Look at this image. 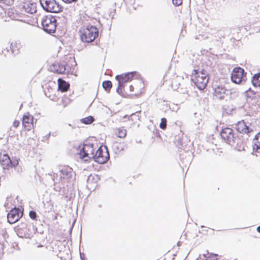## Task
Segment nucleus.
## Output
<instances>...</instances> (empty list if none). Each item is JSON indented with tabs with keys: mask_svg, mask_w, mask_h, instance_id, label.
<instances>
[{
	"mask_svg": "<svg viewBox=\"0 0 260 260\" xmlns=\"http://www.w3.org/2000/svg\"><path fill=\"white\" fill-rule=\"evenodd\" d=\"M73 169L68 167L64 166L59 169L58 173H53L52 178L54 181V185L57 182H61L62 183L69 182L73 179Z\"/></svg>",
	"mask_w": 260,
	"mask_h": 260,
	"instance_id": "f257e3e1",
	"label": "nucleus"
},
{
	"mask_svg": "<svg viewBox=\"0 0 260 260\" xmlns=\"http://www.w3.org/2000/svg\"><path fill=\"white\" fill-rule=\"evenodd\" d=\"M80 38L82 42L90 43L99 36V30L95 26L87 25L82 27L79 31Z\"/></svg>",
	"mask_w": 260,
	"mask_h": 260,
	"instance_id": "f03ea898",
	"label": "nucleus"
},
{
	"mask_svg": "<svg viewBox=\"0 0 260 260\" xmlns=\"http://www.w3.org/2000/svg\"><path fill=\"white\" fill-rule=\"evenodd\" d=\"M136 74V72H131L121 75H118L116 76L115 79L118 81V86L116 89V91L118 94H122V89L124 88L125 84L131 81Z\"/></svg>",
	"mask_w": 260,
	"mask_h": 260,
	"instance_id": "7ed1b4c3",
	"label": "nucleus"
},
{
	"mask_svg": "<svg viewBox=\"0 0 260 260\" xmlns=\"http://www.w3.org/2000/svg\"><path fill=\"white\" fill-rule=\"evenodd\" d=\"M43 30L48 33L55 32L56 28V19L55 17L51 15L44 17L41 22Z\"/></svg>",
	"mask_w": 260,
	"mask_h": 260,
	"instance_id": "20e7f679",
	"label": "nucleus"
},
{
	"mask_svg": "<svg viewBox=\"0 0 260 260\" xmlns=\"http://www.w3.org/2000/svg\"><path fill=\"white\" fill-rule=\"evenodd\" d=\"M41 7L46 12L50 13H59L62 7L56 0H40Z\"/></svg>",
	"mask_w": 260,
	"mask_h": 260,
	"instance_id": "39448f33",
	"label": "nucleus"
},
{
	"mask_svg": "<svg viewBox=\"0 0 260 260\" xmlns=\"http://www.w3.org/2000/svg\"><path fill=\"white\" fill-rule=\"evenodd\" d=\"M194 85L200 90H203L205 88L208 82L209 77L207 74L204 72H196L193 78H191Z\"/></svg>",
	"mask_w": 260,
	"mask_h": 260,
	"instance_id": "423d86ee",
	"label": "nucleus"
},
{
	"mask_svg": "<svg viewBox=\"0 0 260 260\" xmlns=\"http://www.w3.org/2000/svg\"><path fill=\"white\" fill-rule=\"evenodd\" d=\"M93 146V144H84L83 146H79L80 150L78 154L80 157L85 161L89 158H93L95 155Z\"/></svg>",
	"mask_w": 260,
	"mask_h": 260,
	"instance_id": "0eeeda50",
	"label": "nucleus"
},
{
	"mask_svg": "<svg viewBox=\"0 0 260 260\" xmlns=\"http://www.w3.org/2000/svg\"><path fill=\"white\" fill-rule=\"evenodd\" d=\"M214 94L216 98L220 100L224 99L225 97L229 96L230 98H233L234 96H237L238 94L236 91H232L231 90L226 89L222 86H218L215 87Z\"/></svg>",
	"mask_w": 260,
	"mask_h": 260,
	"instance_id": "6e6552de",
	"label": "nucleus"
},
{
	"mask_svg": "<svg viewBox=\"0 0 260 260\" xmlns=\"http://www.w3.org/2000/svg\"><path fill=\"white\" fill-rule=\"evenodd\" d=\"M109 158L110 155L106 146H105L104 148L102 146L99 147L96 150L93 157L95 161L100 164L106 163Z\"/></svg>",
	"mask_w": 260,
	"mask_h": 260,
	"instance_id": "1a4fd4ad",
	"label": "nucleus"
},
{
	"mask_svg": "<svg viewBox=\"0 0 260 260\" xmlns=\"http://www.w3.org/2000/svg\"><path fill=\"white\" fill-rule=\"evenodd\" d=\"M221 137L224 142L229 145H234V139L237 135L234 133V131L230 127H225L222 128L220 133Z\"/></svg>",
	"mask_w": 260,
	"mask_h": 260,
	"instance_id": "9d476101",
	"label": "nucleus"
},
{
	"mask_svg": "<svg viewBox=\"0 0 260 260\" xmlns=\"http://www.w3.org/2000/svg\"><path fill=\"white\" fill-rule=\"evenodd\" d=\"M244 70L240 67H237L234 69L231 74V80L233 82L239 84L245 82L246 77Z\"/></svg>",
	"mask_w": 260,
	"mask_h": 260,
	"instance_id": "9b49d317",
	"label": "nucleus"
},
{
	"mask_svg": "<svg viewBox=\"0 0 260 260\" xmlns=\"http://www.w3.org/2000/svg\"><path fill=\"white\" fill-rule=\"evenodd\" d=\"M18 164V161H12L9 155L5 152L0 153V164L3 169H9L11 167H15Z\"/></svg>",
	"mask_w": 260,
	"mask_h": 260,
	"instance_id": "f8f14e48",
	"label": "nucleus"
},
{
	"mask_svg": "<svg viewBox=\"0 0 260 260\" xmlns=\"http://www.w3.org/2000/svg\"><path fill=\"white\" fill-rule=\"evenodd\" d=\"M70 66L66 63L55 62L50 67V70L55 73L62 74L69 73Z\"/></svg>",
	"mask_w": 260,
	"mask_h": 260,
	"instance_id": "ddd939ff",
	"label": "nucleus"
},
{
	"mask_svg": "<svg viewBox=\"0 0 260 260\" xmlns=\"http://www.w3.org/2000/svg\"><path fill=\"white\" fill-rule=\"evenodd\" d=\"M235 129L240 133L248 135L253 132V129L244 120L238 121L235 125Z\"/></svg>",
	"mask_w": 260,
	"mask_h": 260,
	"instance_id": "4468645a",
	"label": "nucleus"
},
{
	"mask_svg": "<svg viewBox=\"0 0 260 260\" xmlns=\"http://www.w3.org/2000/svg\"><path fill=\"white\" fill-rule=\"evenodd\" d=\"M22 215V213L19 209H13L7 214L8 222L10 224L14 223L19 219Z\"/></svg>",
	"mask_w": 260,
	"mask_h": 260,
	"instance_id": "2eb2a0df",
	"label": "nucleus"
},
{
	"mask_svg": "<svg viewBox=\"0 0 260 260\" xmlns=\"http://www.w3.org/2000/svg\"><path fill=\"white\" fill-rule=\"evenodd\" d=\"M234 145H231L232 147H234L235 149L238 151H245L246 143L242 140L240 139L237 136L234 139Z\"/></svg>",
	"mask_w": 260,
	"mask_h": 260,
	"instance_id": "dca6fc26",
	"label": "nucleus"
},
{
	"mask_svg": "<svg viewBox=\"0 0 260 260\" xmlns=\"http://www.w3.org/2000/svg\"><path fill=\"white\" fill-rule=\"evenodd\" d=\"M34 117L28 113L24 114L22 118L23 125L29 131L33 125Z\"/></svg>",
	"mask_w": 260,
	"mask_h": 260,
	"instance_id": "f3484780",
	"label": "nucleus"
},
{
	"mask_svg": "<svg viewBox=\"0 0 260 260\" xmlns=\"http://www.w3.org/2000/svg\"><path fill=\"white\" fill-rule=\"evenodd\" d=\"M11 52L14 55H18L22 48V45L20 41L12 42L10 46Z\"/></svg>",
	"mask_w": 260,
	"mask_h": 260,
	"instance_id": "a211bd4d",
	"label": "nucleus"
},
{
	"mask_svg": "<svg viewBox=\"0 0 260 260\" xmlns=\"http://www.w3.org/2000/svg\"><path fill=\"white\" fill-rule=\"evenodd\" d=\"M70 87V84L63 79H58V90L62 92H66Z\"/></svg>",
	"mask_w": 260,
	"mask_h": 260,
	"instance_id": "6ab92c4d",
	"label": "nucleus"
},
{
	"mask_svg": "<svg viewBox=\"0 0 260 260\" xmlns=\"http://www.w3.org/2000/svg\"><path fill=\"white\" fill-rule=\"evenodd\" d=\"M252 143L253 151L260 154V132L255 136Z\"/></svg>",
	"mask_w": 260,
	"mask_h": 260,
	"instance_id": "aec40b11",
	"label": "nucleus"
},
{
	"mask_svg": "<svg viewBox=\"0 0 260 260\" xmlns=\"http://www.w3.org/2000/svg\"><path fill=\"white\" fill-rule=\"evenodd\" d=\"M98 179L99 178L97 175H90L88 176L87 179V187L91 189L96 186Z\"/></svg>",
	"mask_w": 260,
	"mask_h": 260,
	"instance_id": "412c9836",
	"label": "nucleus"
},
{
	"mask_svg": "<svg viewBox=\"0 0 260 260\" xmlns=\"http://www.w3.org/2000/svg\"><path fill=\"white\" fill-rule=\"evenodd\" d=\"M23 9L26 13L30 14H32L37 11L35 4L32 3L24 5L23 7Z\"/></svg>",
	"mask_w": 260,
	"mask_h": 260,
	"instance_id": "4be33fe9",
	"label": "nucleus"
},
{
	"mask_svg": "<svg viewBox=\"0 0 260 260\" xmlns=\"http://www.w3.org/2000/svg\"><path fill=\"white\" fill-rule=\"evenodd\" d=\"M254 86H260V73L255 74L251 80Z\"/></svg>",
	"mask_w": 260,
	"mask_h": 260,
	"instance_id": "5701e85b",
	"label": "nucleus"
},
{
	"mask_svg": "<svg viewBox=\"0 0 260 260\" xmlns=\"http://www.w3.org/2000/svg\"><path fill=\"white\" fill-rule=\"evenodd\" d=\"M116 135L120 138H124L126 135V131L123 127L118 128L115 130Z\"/></svg>",
	"mask_w": 260,
	"mask_h": 260,
	"instance_id": "b1692460",
	"label": "nucleus"
},
{
	"mask_svg": "<svg viewBox=\"0 0 260 260\" xmlns=\"http://www.w3.org/2000/svg\"><path fill=\"white\" fill-rule=\"evenodd\" d=\"M202 255L204 258L206 257V260H218L217 258L218 255L217 254L210 253L208 250H207V254H203Z\"/></svg>",
	"mask_w": 260,
	"mask_h": 260,
	"instance_id": "393cba45",
	"label": "nucleus"
},
{
	"mask_svg": "<svg viewBox=\"0 0 260 260\" xmlns=\"http://www.w3.org/2000/svg\"><path fill=\"white\" fill-rule=\"evenodd\" d=\"M113 147L116 153H119L124 150V144L119 143H115L113 144Z\"/></svg>",
	"mask_w": 260,
	"mask_h": 260,
	"instance_id": "a878e982",
	"label": "nucleus"
},
{
	"mask_svg": "<svg viewBox=\"0 0 260 260\" xmlns=\"http://www.w3.org/2000/svg\"><path fill=\"white\" fill-rule=\"evenodd\" d=\"M102 85L104 89L109 92L112 88V84L110 81L107 80L103 82Z\"/></svg>",
	"mask_w": 260,
	"mask_h": 260,
	"instance_id": "bb28decb",
	"label": "nucleus"
},
{
	"mask_svg": "<svg viewBox=\"0 0 260 260\" xmlns=\"http://www.w3.org/2000/svg\"><path fill=\"white\" fill-rule=\"evenodd\" d=\"M94 120V119L92 116H89L88 117L81 119V122L86 124H91L92 122H93Z\"/></svg>",
	"mask_w": 260,
	"mask_h": 260,
	"instance_id": "cd10ccee",
	"label": "nucleus"
},
{
	"mask_svg": "<svg viewBox=\"0 0 260 260\" xmlns=\"http://www.w3.org/2000/svg\"><path fill=\"white\" fill-rule=\"evenodd\" d=\"M14 3V0H0V6L2 7L5 6H10Z\"/></svg>",
	"mask_w": 260,
	"mask_h": 260,
	"instance_id": "c85d7f7f",
	"label": "nucleus"
},
{
	"mask_svg": "<svg viewBox=\"0 0 260 260\" xmlns=\"http://www.w3.org/2000/svg\"><path fill=\"white\" fill-rule=\"evenodd\" d=\"M167 119L165 118L161 119V122L159 124V127L162 129H165L167 127Z\"/></svg>",
	"mask_w": 260,
	"mask_h": 260,
	"instance_id": "c756f323",
	"label": "nucleus"
},
{
	"mask_svg": "<svg viewBox=\"0 0 260 260\" xmlns=\"http://www.w3.org/2000/svg\"><path fill=\"white\" fill-rule=\"evenodd\" d=\"M13 13L11 11H9L8 12V15L12 19L19 20V16L17 14L15 15L14 14H12Z\"/></svg>",
	"mask_w": 260,
	"mask_h": 260,
	"instance_id": "7c9ffc66",
	"label": "nucleus"
},
{
	"mask_svg": "<svg viewBox=\"0 0 260 260\" xmlns=\"http://www.w3.org/2000/svg\"><path fill=\"white\" fill-rule=\"evenodd\" d=\"M29 216L32 219H36L37 218V213L34 211H30L29 213Z\"/></svg>",
	"mask_w": 260,
	"mask_h": 260,
	"instance_id": "2f4dec72",
	"label": "nucleus"
},
{
	"mask_svg": "<svg viewBox=\"0 0 260 260\" xmlns=\"http://www.w3.org/2000/svg\"><path fill=\"white\" fill-rule=\"evenodd\" d=\"M173 4L175 6H179L182 3V0H172Z\"/></svg>",
	"mask_w": 260,
	"mask_h": 260,
	"instance_id": "473e14b6",
	"label": "nucleus"
},
{
	"mask_svg": "<svg viewBox=\"0 0 260 260\" xmlns=\"http://www.w3.org/2000/svg\"><path fill=\"white\" fill-rule=\"evenodd\" d=\"M66 3L70 4L72 3H75L78 1V0H62Z\"/></svg>",
	"mask_w": 260,
	"mask_h": 260,
	"instance_id": "72a5a7b5",
	"label": "nucleus"
},
{
	"mask_svg": "<svg viewBox=\"0 0 260 260\" xmlns=\"http://www.w3.org/2000/svg\"><path fill=\"white\" fill-rule=\"evenodd\" d=\"M20 124V122L18 120H15L14 122H13V125L14 127H17Z\"/></svg>",
	"mask_w": 260,
	"mask_h": 260,
	"instance_id": "f704fd0d",
	"label": "nucleus"
},
{
	"mask_svg": "<svg viewBox=\"0 0 260 260\" xmlns=\"http://www.w3.org/2000/svg\"><path fill=\"white\" fill-rule=\"evenodd\" d=\"M54 186H55L54 188V189L56 191H57V192H59L60 191V189H61V186H56V184Z\"/></svg>",
	"mask_w": 260,
	"mask_h": 260,
	"instance_id": "c9c22d12",
	"label": "nucleus"
},
{
	"mask_svg": "<svg viewBox=\"0 0 260 260\" xmlns=\"http://www.w3.org/2000/svg\"><path fill=\"white\" fill-rule=\"evenodd\" d=\"M9 52V50L8 48L4 49L3 50H2V53L4 55V56L7 55V53Z\"/></svg>",
	"mask_w": 260,
	"mask_h": 260,
	"instance_id": "e433bc0d",
	"label": "nucleus"
},
{
	"mask_svg": "<svg viewBox=\"0 0 260 260\" xmlns=\"http://www.w3.org/2000/svg\"><path fill=\"white\" fill-rule=\"evenodd\" d=\"M134 87H133L132 85H130V86H129V90H130L131 91H134Z\"/></svg>",
	"mask_w": 260,
	"mask_h": 260,
	"instance_id": "4c0bfd02",
	"label": "nucleus"
},
{
	"mask_svg": "<svg viewBox=\"0 0 260 260\" xmlns=\"http://www.w3.org/2000/svg\"><path fill=\"white\" fill-rule=\"evenodd\" d=\"M50 136V133H49L48 134H47V135L45 136V138H46L47 139H48L49 138Z\"/></svg>",
	"mask_w": 260,
	"mask_h": 260,
	"instance_id": "58836bf2",
	"label": "nucleus"
},
{
	"mask_svg": "<svg viewBox=\"0 0 260 260\" xmlns=\"http://www.w3.org/2000/svg\"><path fill=\"white\" fill-rule=\"evenodd\" d=\"M257 231L260 233V225L257 228Z\"/></svg>",
	"mask_w": 260,
	"mask_h": 260,
	"instance_id": "ea45409f",
	"label": "nucleus"
},
{
	"mask_svg": "<svg viewBox=\"0 0 260 260\" xmlns=\"http://www.w3.org/2000/svg\"><path fill=\"white\" fill-rule=\"evenodd\" d=\"M183 93H186L188 94V91L187 90H185V91L183 92Z\"/></svg>",
	"mask_w": 260,
	"mask_h": 260,
	"instance_id": "a19ab883",
	"label": "nucleus"
},
{
	"mask_svg": "<svg viewBox=\"0 0 260 260\" xmlns=\"http://www.w3.org/2000/svg\"><path fill=\"white\" fill-rule=\"evenodd\" d=\"M80 257L81 258L82 260H83V256L82 255V254L80 253Z\"/></svg>",
	"mask_w": 260,
	"mask_h": 260,
	"instance_id": "79ce46f5",
	"label": "nucleus"
},
{
	"mask_svg": "<svg viewBox=\"0 0 260 260\" xmlns=\"http://www.w3.org/2000/svg\"><path fill=\"white\" fill-rule=\"evenodd\" d=\"M199 258H201V255H200V256H199V258H197V260H199Z\"/></svg>",
	"mask_w": 260,
	"mask_h": 260,
	"instance_id": "37998d69",
	"label": "nucleus"
},
{
	"mask_svg": "<svg viewBox=\"0 0 260 260\" xmlns=\"http://www.w3.org/2000/svg\"><path fill=\"white\" fill-rule=\"evenodd\" d=\"M190 161V158L188 159V163H189Z\"/></svg>",
	"mask_w": 260,
	"mask_h": 260,
	"instance_id": "c03bdc74",
	"label": "nucleus"
}]
</instances>
